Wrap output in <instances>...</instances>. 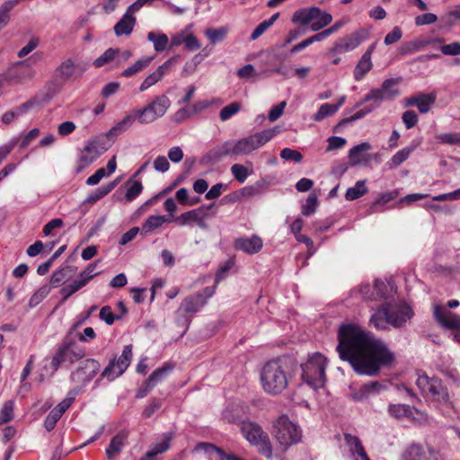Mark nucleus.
Segmentation results:
<instances>
[{
	"label": "nucleus",
	"mask_w": 460,
	"mask_h": 460,
	"mask_svg": "<svg viewBox=\"0 0 460 460\" xmlns=\"http://www.w3.org/2000/svg\"><path fill=\"white\" fill-rule=\"evenodd\" d=\"M273 436L281 450L286 451L291 446L301 442L303 431L297 424L283 414L273 424Z\"/></svg>",
	"instance_id": "nucleus-3"
},
{
	"label": "nucleus",
	"mask_w": 460,
	"mask_h": 460,
	"mask_svg": "<svg viewBox=\"0 0 460 460\" xmlns=\"http://www.w3.org/2000/svg\"><path fill=\"white\" fill-rule=\"evenodd\" d=\"M119 181V178L115 179L112 181H110L106 184H103L100 186L98 189H96L93 193L88 195V197L85 199V202L90 204H94L106 195H108L111 190H114V188L118 185Z\"/></svg>",
	"instance_id": "nucleus-31"
},
{
	"label": "nucleus",
	"mask_w": 460,
	"mask_h": 460,
	"mask_svg": "<svg viewBox=\"0 0 460 460\" xmlns=\"http://www.w3.org/2000/svg\"><path fill=\"white\" fill-rule=\"evenodd\" d=\"M99 317L100 319L103 320L108 325H112L115 320L121 319V315L114 314L111 311V306L109 305H105L101 309Z\"/></svg>",
	"instance_id": "nucleus-60"
},
{
	"label": "nucleus",
	"mask_w": 460,
	"mask_h": 460,
	"mask_svg": "<svg viewBox=\"0 0 460 460\" xmlns=\"http://www.w3.org/2000/svg\"><path fill=\"white\" fill-rule=\"evenodd\" d=\"M100 261H95L93 263H90L82 272H80L78 276V279L80 281H84V285L86 286V284L93 279L95 276L99 275L100 272H94L97 264Z\"/></svg>",
	"instance_id": "nucleus-56"
},
{
	"label": "nucleus",
	"mask_w": 460,
	"mask_h": 460,
	"mask_svg": "<svg viewBox=\"0 0 460 460\" xmlns=\"http://www.w3.org/2000/svg\"><path fill=\"white\" fill-rule=\"evenodd\" d=\"M100 363L94 358H86L80 362L78 367L71 373L70 379L78 385L89 383L99 372Z\"/></svg>",
	"instance_id": "nucleus-10"
},
{
	"label": "nucleus",
	"mask_w": 460,
	"mask_h": 460,
	"mask_svg": "<svg viewBox=\"0 0 460 460\" xmlns=\"http://www.w3.org/2000/svg\"><path fill=\"white\" fill-rule=\"evenodd\" d=\"M178 56H174L159 66L155 71L147 75L139 86L140 92H145L152 85L162 80L164 75L171 69L172 66L177 62Z\"/></svg>",
	"instance_id": "nucleus-17"
},
{
	"label": "nucleus",
	"mask_w": 460,
	"mask_h": 460,
	"mask_svg": "<svg viewBox=\"0 0 460 460\" xmlns=\"http://www.w3.org/2000/svg\"><path fill=\"white\" fill-rule=\"evenodd\" d=\"M320 14V8L318 7H311V8H304L296 11L293 17L292 22L294 23H299L303 26L309 24L311 22L314 21L318 18Z\"/></svg>",
	"instance_id": "nucleus-27"
},
{
	"label": "nucleus",
	"mask_w": 460,
	"mask_h": 460,
	"mask_svg": "<svg viewBox=\"0 0 460 460\" xmlns=\"http://www.w3.org/2000/svg\"><path fill=\"white\" fill-rule=\"evenodd\" d=\"M280 157L286 161H291L295 163H300L303 160L302 154L288 147H286L280 151Z\"/></svg>",
	"instance_id": "nucleus-62"
},
{
	"label": "nucleus",
	"mask_w": 460,
	"mask_h": 460,
	"mask_svg": "<svg viewBox=\"0 0 460 460\" xmlns=\"http://www.w3.org/2000/svg\"><path fill=\"white\" fill-rule=\"evenodd\" d=\"M242 105L238 102H231L221 109L219 112V118L222 121H226L231 119L234 115L241 111Z\"/></svg>",
	"instance_id": "nucleus-51"
},
{
	"label": "nucleus",
	"mask_w": 460,
	"mask_h": 460,
	"mask_svg": "<svg viewBox=\"0 0 460 460\" xmlns=\"http://www.w3.org/2000/svg\"><path fill=\"white\" fill-rule=\"evenodd\" d=\"M398 81L394 78L385 80L377 91L381 93L385 101H393L396 96L400 94V91L397 87Z\"/></svg>",
	"instance_id": "nucleus-29"
},
{
	"label": "nucleus",
	"mask_w": 460,
	"mask_h": 460,
	"mask_svg": "<svg viewBox=\"0 0 460 460\" xmlns=\"http://www.w3.org/2000/svg\"><path fill=\"white\" fill-rule=\"evenodd\" d=\"M434 317L447 329L460 330V316L445 311L440 305L435 306Z\"/></svg>",
	"instance_id": "nucleus-23"
},
{
	"label": "nucleus",
	"mask_w": 460,
	"mask_h": 460,
	"mask_svg": "<svg viewBox=\"0 0 460 460\" xmlns=\"http://www.w3.org/2000/svg\"><path fill=\"white\" fill-rule=\"evenodd\" d=\"M294 361L288 357L278 358L264 364L261 371L263 390L271 395L281 394L292 376Z\"/></svg>",
	"instance_id": "nucleus-2"
},
{
	"label": "nucleus",
	"mask_w": 460,
	"mask_h": 460,
	"mask_svg": "<svg viewBox=\"0 0 460 460\" xmlns=\"http://www.w3.org/2000/svg\"><path fill=\"white\" fill-rule=\"evenodd\" d=\"M87 65L84 63L75 64L73 59H65L56 68V76L62 82L76 80L80 78L87 69Z\"/></svg>",
	"instance_id": "nucleus-12"
},
{
	"label": "nucleus",
	"mask_w": 460,
	"mask_h": 460,
	"mask_svg": "<svg viewBox=\"0 0 460 460\" xmlns=\"http://www.w3.org/2000/svg\"><path fill=\"white\" fill-rule=\"evenodd\" d=\"M136 23V18L128 12H126L121 19L115 24L114 32L116 36L129 35Z\"/></svg>",
	"instance_id": "nucleus-28"
},
{
	"label": "nucleus",
	"mask_w": 460,
	"mask_h": 460,
	"mask_svg": "<svg viewBox=\"0 0 460 460\" xmlns=\"http://www.w3.org/2000/svg\"><path fill=\"white\" fill-rule=\"evenodd\" d=\"M384 101L385 100H384L383 96L381 95V93H379V91H377L376 88H374V89L370 90L369 93L365 95V97L363 98V100L361 102H359L356 104V107L361 106L364 102H374V103L369 105V107H375V110H376V108H378L380 106V104Z\"/></svg>",
	"instance_id": "nucleus-49"
},
{
	"label": "nucleus",
	"mask_w": 460,
	"mask_h": 460,
	"mask_svg": "<svg viewBox=\"0 0 460 460\" xmlns=\"http://www.w3.org/2000/svg\"><path fill=\"white\" fill-rule=\"evenodd\" d=\"M135 120H137L135 111L129 115H127L123 119L112 127L108 132V136L117 137L119 134L127 130Z\"/></svg>",
	"instance_id": "nucleus-38"
},
{
	"label": "nucleus",
	"mask_w": 460,
	"mask_h": 460,
	"mask_svg": "<svg viewBox=\"0 0 460 460\" xmlns=\"http://www.w3.org/2000/svg\"><path fill=\"white\" fill-rule=\"evenodd\" d=\"M385 388V385L378 381H370L359 388L354 389L350 394V398L355 402H363L378 394L381 390Z\"/></svg>",
	"instance_id": "nucleus-18"
},
{
	"label": "nucleus",
	"mask_w": 460,
	"mask_h": 460,
	"mask_svg": "<svg viewBox=\"0 0 460 460\" xmlns=\"http://www.w3.org/2000/svg\"><path fill=\"white\" fill-rule=\"evenodd\" d=\"M402 120L407 129L415 127L419 121L418 114L411 110H408L402 113Z\"/></svg>",
	"instance_id": "nucleus-64"
},
{
	"label": "nucleus",
	"mask_w": 460,
	"mask_h": 460,
	"mask_svg": "<svg viewBox=\"0 0 460 460\" xmlns=\"http://www.w3.org/2000/svg\"><path fill=\"white\" fill-rule=\"evenodd\" d=\"M171 221V218H166L164 216H150L142 225L141 234H146L160 227L164 223Z\"/></svg>",
	"instance_id": "nucleus-35"
},
{
	"label": "nucleus",
	"mask_w": 460,
	"mask_h": 460,
	"mask_svg": "<svg viewBox=\"0 0 460 460\" xmlns=\"http://www.w3.org/2000/svg\"><path fill=\"white\" fill-rule=\"evenodd\" d=\"M147 40L153 42L154 49L157 52L164 51L169 44V39L164 33L150 31L147 34Z\"/></svg>",
	"instance_id": "nucleus-41"
},
{
	"label": "nucleus",
	"mask_w": 460,
	"mask_h": 460,
	"mask_svg": "<svg viewBox=\"0 0 460 460\" xmlns=\"http://www.w3.org/2000/svg\"><path fill=\"white\" fill-rule=\"evenodd\" d=\"M171 105L169 98L164 95L156 96L152 102L143 109L135 111L137 121L148 124L164 116Z\"/></svg>",
	"instance_id": "nucleus-7"
},
{
	"label": "nucleus",
	"mask_w": 460,
	"mask_h": 460,
	"mask_svg": "<svg viewBox=\"0 0 460 460\" xmlns=\"http://www.w3.org/2000/svg\"><path fill=\"white\" fill-rule=\"evenodd\" d=\"M85 355L84 348L75 346L74 341H69L62 344L57 349L51 360V367L57 371L63 363L68 362L69 365L74 364L75 361L81 359Z\"/></svg>",
	"instance_id": "nucleus-9"
},
{
	"label": "nucleus",
	"mask_w": 460,
	"mask_h": 460,
	"mask_svg": "<svg viewBox=\"0 0 460 460\" xmlns=\"http://www.w3.org/2000/svg\"><path fill=\"white\" fill-rule=\"evenodd\" d=\"M84 281H80L78 279L74 280L73 283L63 287L60 289V294L62 295V298L60 303L63 304L65 301L68 299L72 295L84 288Z\"/></svg>",
	"instance_id": "nucleus-48"
},
{
	"label": "nucleus",
	"mask_w": 460,
	"mask_h": 460,
	"mask_svg": "<svg viewBox=\"0 0 460 460\" xmlns=\"http://www.w3.org/2000/svg\"><path fill=\"white\" fill-rule=\"evenodd\" d=\"M444 41H445L444 38L436 37V38H431V39H429V40H426L423 41H420V42H418V41L408 42L407 45L402 48V54L411 52V46H412L414 49H420L425 48L428 45L442 46V45H444L443 44Z\"/></svg>",
	"instance_id": "nucleus-39"
},
{
	"label": "nucleus",
	"mask_w": 460,
	"mask_h": 460,
	"mask_svg": "<svg viewBox=\"0 0 460 460\" xmlns=\"http://www.w3.org/2000/svg\"><path fill=\"white\" fill-rule=\"evenodd\" d=\"M227 33V29L220 27L217 29L209 28L205 31V35L211 41L212 44H216L225 39Z\"/></svg>",
	"instance_id": "nucleus-53"
},
{
	"label": "nucleus",
	"mask_w": 460,
	"mask_h": 460,
	"mask_svg": "<svg viewBox=\"0 0 460 460\" xmlns=\"http://www.w3.org/2000/svg\"><path fill=\"white\" fill-rule=\"evenodd\" d=\"M368 189L366 187V180L358 181L354 187H350L347 190L345 198L347 200H355L366 193Z\"/></svg>",
	"instance_id": "nucleus-42"
},
{
	"label": "nucleus",
	"mask_w": 460,
	"mask_h": 460,
	"mask_svg": "<svg viewBox=\"0 0 460 460\" xmlns=\"http://www.w3.org/2000/svg\"><path fill=\"white\" fill-rule=\"evenodd\" d=\"M325 368L326 358L321 353H314L301 365L302 380L314 389L321 388L326 380Z\"/></svg>",
	"instance_id": "nucleus-4"
},
{
	"label": "nucleus",
	"mask_w": 460,
	"mask_h": 460,
	"mask_svg": "<svg viewBox=\"0 0 460 460\" xmlns=\"http://www.w3.org/2000/svg\"><path fill=\"white\" fill-rule=\"evenodd\" d=\"M436 139L440 144H447L450 146H460V133L451 132L443 133L436 136Z\"/></svg>",
	"instance_id": "nucleus-54"
},
{
	"label": "nucleus",
	"mask_w": 460,
	"mask_h": 460,
	"mask_svg": "<svg viewBox=\"0 0 460 460\" xmlns=\"http://www.w3.org/2000/svg\"><path fill=\"white\" fill-rule=\"evenodd\" d=\"M427 394H431L438 401H447L448 395L440 379L432 377Z\"/></svg>",
	"instance_id": "nucleus-34"
},
{
	"label": "nucleus",
	"mask_w": 460,
	"mask_h": 460,
	"mask_svg": "<svg viewBox=\"0 0 460 460\" xmlns=\"http://www.w3.org/2000/svg\"><path fill=\"white\" fill-rule=\"evenodd\" d=\"M375 43L369 46L366 52L362 55L358 64L356 65L353 71V76L357 82L361 81L364 78V76L372 69L373 64L371 61V56L373 51L375 50Z\"/></svg>",
	"instance_id": "nucleus-21"
},
{
	"label": "nucleus",
	"mask_w": 460,
	"mask_h": 460,
	"mask_svg": "<svg viewBox=\"0 0 460 460\" xmlns=\"http://www.w3.org/2000/svg\"><path fill=\"white\" fill-rule=\"evenodd\" d=\"M194 451H204L208 455L217 453L220 457L221 456H225V451L221 447L207 442L198 443L194 448Z\"/></svg>",
	"instance_id": "nucleus-58"
},
{
	"label": "nucleus",
	"mask_w": 460,
	"mask_h": 460,
	"mask_svg": "<svg viewBox=\"0 0 460 460\" xmlns=\"http://www.w3.org/2000/svg\"><path fill=\"white\" fill-rule=\"evenodd\" d=\"M280 131V127L276 126L272 128L264 129L237 141H234L235 156L247 155L254 150L259 149L270 141Z\"/></svg>",
	"instance_id": "nucleus-6"
},
{
	"label": "nucleus",
	"mask_w": 460,
	"mask_h": 460,
	"mask_svg": "<svg viewBox=\"0 0 460 460\" xmlns=\"http://www.w3.org/2000/svg\"><path fill=\"white\" fill-rule=\"evenodd\" d=\"M231 172H232L234 179L241 183L244 182L248 177V170L243 164H233L231 167Z\"/></svg>",
	"instance_id": "nucleus-63"
},
{
	"label": "nucleus",
	"mask_w": 460,
	"mask_h": 460,
	"mask_svg": "<svg viewBox=\"0 0 460 460\" xmlns=\"http://www.w3.org/2000/svg\"><path fill=\"white\" fill-rule=\"evenodd\" d=\"M363 40L364 39L358 32H354L336 42L334 50L340 53L353 50L363 41Z\"/></svg>",
	"instance_id": "nucleus-25"
},
{
	"label": "nucleus",
	"mask_w": 460,
	"mask_h": 460,
	"mask_svg": "<svg viewBox=\"0 0 460 460\" xmlns=\"http://www.w3.org/2000/svg\"><path fill=\"white\" fill-rule=\"evenodd\" d=\"M399 195V191L397 190L387 191L382 193L378 199L373 203L371 206V210L373 213L378 212V206H383L392 200H394Z\"/></svg>",
	"instance_id": "nucleus-50"
},
{
	"label": "nucleus",
	"mask_w": 460,
	"mask_h": 460,
	"mask_svg": "<svg viewBox=\"0 0 460 460\" xmlns=\"http://www.w3.org/2000/svg\"><path fill=\"white\" fill-rule=\"evenodd\" d=\"M337 351L360 376H376L383 367L395 361L387 344L355 323L342 324L338 332Z\"/></svg>",
	"instance_id": "nucleus-1"
},
{
	"label": "nucleus",
	"mask_w": 460,
	"mask_h": 460,
	"mask_svg": "<svg viewBox=\"0 0 460 460\" xmlns=\"http://www.w3.org/2000/svg\"><path fill=\"white\" fill-rule=\"evenodd\" d=\"M174 367V363H165L162 367L155 369L147 379L155 386L158 383L162 382Z\"/></svg>",
	"instance_id": "nucleus-37"
},
{
	"label": "nucleus",
	"mask_w": 460,
	"mask_h": 460,
	"mask_svg": "<svg viewBox=\"0 0 460 460\" xmlns=\"http://www.w3.org/2000/svg\"><path fill=\"white\" fill-rule=\"evenodd\" d=\"M414 150V147L407 146L398 151L395 155L391 158V164L393 166H399L404 161H406L410 155V154Z\"/></svg>",
	"instance_id": "nucleus-59"
},
{
	"label": "nucleus",
	"mask_w": 460,
	"mask_h": 460,
	"mask_svg": "<svg viewBox=\"0 0 460 460\" xmlns=\"http://www.w3.org/2000/svg\"><path fill=\"white\" fill-rule=\"evenodd\" d=\"M203 210L204 208L201 207L196 209L187 211L185 213H182L179 217H174L173 221L179 226H186L190 223H194L196 220L199 219V216L203 214Z\"/></svg>",
	"instance_id": "nucleus-40"
},
{
	"label": "nucleus",
	"mask_w": 460,
	"mask_h": 460,
	"mask_svg": "<svg viewBox=\"0 0 460 460\" xmlns=\"http://www.w3.org/2000/svg\"><path fill=\"white\" fill-rule=\"evenodd\" d=\"M337 112V108L331 103H323L320 106L318 111L314 114V119L315 121H322L326 117L331 116Z\"/></svg>",
	"instance_id": "nucleus-55"
},
{
	"label": "nucleus",
	"mask_w": 460,
	"mask_h": 460,
	"mask_svg": "<svg viewBox=\"0 0 460 460\" xmlns=\"http://www.w3.org/2000/svg\"><path fill=\"white\" fill-rule=\"evenodd\" d=\"M388 413L391 417L396 420H402L404 418L414 419V413H419V411L408 404H390L388 406Z\"/></svg>",
	"instance_id": "nucleus-26"
},
{
	"label": "nucleus",
	"mask_w": 460,
	"mask_h": 460,
	"mask_svg": "<svg viewBox=\"0 0 460 460\" xmlns=\"http://www.w3.org/2000/svg\"><path fill=\"white\" fill-rule=\"evenodd\" d=\"M132 345H126L121 355L117 358H111L108 366L101 373V377L106 378L109 382L114 381L124 374L132 360Z\"/></svg>",
	"instance_id": "nucleus-8"
},
{
	"label": "nucleus",
	"mask_w": 460,
	"mask_h": 460,
	"mask_svg": "<svg viewBox=\"0 0 460 460\" xmlns=\"http://www.w3.org/2000/svg\"><path fill=\"white\" fill-rule=\"evenodd\" d=\"M124 187L126 188L124 199L127 202H131L135 199H137L141 194L144 189L141 181H134L132 178H129L125 182Z\"/></svg>",
	"instance_id": "nucleus-33"
},
{
	"label": "nucleus",
	"mask_w": 460,
	"mask_h": 460,
	"mask_svg": "<svg viewBox=\"0 0 460 460\" xmlns=\"http://www.w3.org/2000/svg\"><path fill=\"white\" fill-rule=\"evenodd\" d=\"M437 100V93L435 92L429 93H417L405 100V107H417L420 113H428L430 111L431 105Z\"/></svg>",
	"instance_id": "nucleus-15"
},
{
	"label": "nucleus",
	"mask_w": 460,
	"mask_h": 460,
	"mask_svg": "<svg viewBox=\"0 0 460 460\" xmlns=\"http://www.w3.org/2000/svg\"><path fill=\"white\" fill-rule=\"evenodd\" d=\"M263 245L262 239L253 234L251 237H239L234 241V248L248 254L259 252Z\"/></svg>",
	"instance_id": "nucleus-20"
},
{
	"label": "nucleus",
	"mask_w": 460,
	"mask_h": 460,
	"mask_svg": "<svg viewBox=\"0 0 460 460\" xmlns=\"http://www.w3.org/2000/svg\"><path fill=\"white\" fill-rule=\"evenodd\" d=\"M402 460H438L430 451L421 445L412 443L402 453Z\"/></svg>",
	"instance_id": "nucleus-22"
},
{
	"label": "nucleus",
	"mask_w": 460,
	"mask_h": 460,
	"mask_svg": "<svg viewBox=\"0 0 460 460\" xmlns=\"http://www.w3.org/2000/svg\"><path fill=\"white\" fill-rule=\"evenodd\" d=\"M107 147L102 145L98 141H90L81 151V154L78 158V166L76 168V172H81L85 167L93 163L99 156H101L105 151Z\"/></svg>",
	"instance_id": "nucleus-13"
},
{
	"label": "nucleus",
	"mask_w": 460,
	"mask_h": 460,
	"mask_svg": "<svg viewBox=\"0 0 460 460\" xmlns=\"http://www.w3.org/2000/svg\"><path fill=\"white\" fill-rule=\"evenodd\" d=\"M50 292V287L44 285L40 287L30 298L29 306L31 308L38 305Z\"/></svg>",
	"instance_id": "nucleus-52"
},
{
	"label": "nucleus",
	"mask_w": 460,
	"mask_h": 460,
	"mask_svg": "<svg viewBox=\"0 0 460 460\" xmlns=\"http://www.w3.org/2000/svg\"><path fill=\"white\" fill-rule=\"evenodd\" d=\"M8 73H16L18 75V77L13 79V81L16 82H22L24 79L31 78L33 73L30 69V58L18 62L16 64V67L13 70H10Z\"/></svg>",
	"instance_id": "nucleus-36"
},
{
	"label": "nucleus",
	"mask_w": 460,
	"mask_h": 460,
	"mask_svg": "<svg viewBox=\"0 0 460 460\" xmlns=\"http://www.w3.org/2000/svg\"><path fill=\"white\" fill-rule=\"evenodd\" d=\"M241 433L258 451L267 458L272 456V446L270 437L261 425L251 420H243L240 426Z\"/></svg>",
	"instance_id": "nucleus-5"
},
{
	"label": "nucleus",
	"mask_w": 460,
	"mask_h": 460,
	"mask_svg": "<svg viewBox=\"0 0 460 460\" xmlns=\"http://www.w3.org/2000/svg\"><path fill=\"white\" fill-rule=\"evenodd\" d=\"M375 110V107H365L364 109L362 110H359L358 111H357L354 115L349 117V118H345L343 119H341L334 128H333V131L334 132H339L340 131V128L346 126L347 124L349 123H351L353 121H356L358 119H360L362 118H364L366 115H367L368 113L372 112L373 111Z\"/></svg>",
	"instance_id": "nucleus-44"
},
{
	"label": "nucleus",
	"mask_w": 460,
	"mask_h": 460,
	"mask_svg": "<svg viewBox=\"0 0 460 460\" xmlns=\"http://www.w3.org/2000/svg\"><path fill=\"white\" fill-rule=\"evenodd\" d=\"M153 60V58L151 57H146L141 59H138L136 61L132 66L126 68L122 73L121 75L124 77H130L137 73L142 71L145 69Z\"/></svg>",
	"instance_id": "nucleus-43"
},
{
	"label": "nucleus",
	"mask_w": 460,
	"mask_h": 460,
	"mask_svg": "<svg viewBox=\"0 0 460 460\" xmlns=\"http://www.w3.org/2000/svg\"><path fill=\"white\" fill-rule=\"evenodd\" d=\"M13 406H14V403L11 400H8L4 403V405L0 411V425L6 423L13 420Z\"/></svg>",
	"instance_id": "nucleus-57"
},
{
	"label": "nucleus",
	"mask_w": 460,
	"mask_h": 460,
	"mask_svg": "<svg viewBox=\"0 0 460 460\" xmlns=\"http://www.w3.org/2000/svg\"><path fill=\"white\" fill-rule=\"evenodd\" d=\"M388 304L382 305L371 316L369 323L376 329L385 330L388 324Z\"/></svg>",
	"instance_id": "nucleus-30"
},
{
	"label": "nucleus",
	"mask_w": 460,
	"mask_h": 460,
	"mask_svg": "<svg viewBox=\"0 0 460 460\" xmlns=\"http://www.w3.org/2000/svg\"><path fill=\"white\" fill-rule=\"evenodd\" d=\"M17 2L18 0H8L0 5V31L8 24L10 21L9 13Z\"/></svg>",
	"instance_id": "nucleus-45"
},
{
	"label": "nucleus",
	"mask_w": 460,
	"mask_h": 460,
	"mask_svg": "<svg viewBox=\"0 0 460 460\" xmlns=\"http://www.w3.org/2000/svg\"><path fill=\"white\" fill-rule=\"evenodd\" d=\"M226 156H235L234 140H228L207 152L200 159L202 165H212Z\"/></svg>",
	"instance_id": "nucleus-14"
},
{
	"label": "nucleus",
	"mask_w": 460,
	"mask_h": 460,
	"mask_svg": "<svg viewBox=\"0 0 460 460\" xmlns=\"http://www.w3.org/2000/svg\"><path fill=\"white\" fill-rule=\"evenodd\" d=\"M76 268L74 266H65L55 270L50 279V283L58 287L68 280L75 273Z\"/></svg>",
	"instance_id": "nucleus-32"
},
{
	"label": "nucleus",
	"mask_w": 460,
	"mask_h": 460,
	"mask_svg": "<svg viewBox=\"0 0 460 460\" xmlns=\"http://www.w3.org/2000/svg\"><path fill=\"white\" fill-rule=\"evenodd\" d=\"M172 438L173 434L172 432L164 433L163 435V440L154 444L150 450L155 454V456H158L159 454L166 452L171 447V441Z\"/></svg>",
	"instance_id": "nucleus-46"
},
{
	"label": "nucleus",
	"mask_w": 460,
	"mask_h": 460,
	"mask_svg": "<svg viewBox=\"0 0 460 460\" xmlns=\"http://www.w3.org/2000/svg\"><path fill=\"white\" fill-rule=\"evenodd\" d=\"M128 437V431L120 430L111 438L108 447L105 450L108 460H113L114 456L121 452Z\"/></svg>",
	"instance_id": "nucleus-24"
},
{
	"label": "nucleus",
	"mask_w": 460,
	"mask_h": 460,
	"mask_svg": "<svg viewBox=\"0 0 460 460\" xmlns=\"http://www.w3.org/2000/svg\"><path fill=\"white\" fill-rule=\"evenodd\" d=\"M370 149L371 145L368 142H362L353 146L348 155L349 166L354 167L367 164L370 161V155L367 154V151Z\"/></svg>",
	"instance_id": "nucleus-19"
},
{
	"label": "nucleus",
	"mask_w": 460,
	"mask_h": 460,
	"mask_svg": "<svg viewBox=\"0 0 460 460\" xmlns=\"http://www.w3.org/2000/svg\"><path fill=\"white\" fill-rule=\"evenodd\" d=\"M217 286L206 287L201 291L187 296L181 304L180 310L188 314H195L203 307L207 301L215 294Z\"/></svg>",
	"instance_id": "nucleus-11"
},
{
	"label": "nucleus",
	"mask_w": 460,
	"mask_h": 460,
	"mask_svg": "<svg viewBox=\"0 0 460 460\" xmlns=\"http://www.w3.org/2000/svg\"><path fill=\"white\" fill-rule=\"evenodd\" d=\"M119 53V49L110 48L107 50H105L102 55H101L93 61V66L95 67H102L104 65L113 61Z\"/></svg>",
	"instance_id": "nucleus-47"
},
{
	"label": "nucleus",
	"mask_w": 460,
	"mask_h": 460,
	"mask_svg": "<svg viewBox=\"0 0 460 460\" xmlns=\"http://www.w3.org/2000/svg\"><path fill=\"white\" fill-rule=\"evenodd\" d=\"M413 312L411 308L407 305H400L396 308H392L388 304V324L394 328H400L405 324V323L411 318Z\"/></svg>",
	"instance_id": "nucleus-16"
},
{
	"label": "nucleus",
	"mask_w": 460,
	"mask_h": 460,
	"mask_svg": "<svg viewBox=\"0 0 460 460\" xmlns=\"http://www.w3.org/2000/svg\"><path fill=\"white\" fill-rule=\"evenodd\" d=\"M318 203L317 197L314 194H310L305 203L302 206V213L303 215L308 217L312 214H314L316 210V206Z\"/></svg>",
	"instance_id": "nucleus-61"
}]
</instances>
